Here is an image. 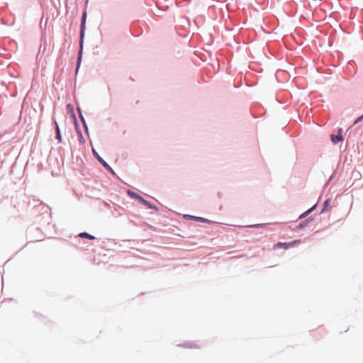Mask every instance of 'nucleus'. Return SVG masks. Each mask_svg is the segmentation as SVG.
<instances>
[{
    "mask_svg": "<svg viewBox=\"0 0 363 363\" xmlns=\"http://www.w3.org/2000/svg\"><path fill=\"white\" fill-rule=\"evenodd\" d=\"M55 127H56V138L59 140V142L62 141L60 130L58 124L55 122Z\"/></svg>",
    "mask_w": 363,
    "mask_h": 363,
    "instance_id": "obj_7",
    "label": "nucleus"
},
{
    "mask_svg": "<svg viewBox=\"0 0 363 363\" xmlns=\"http://www.w3.org/2000/svg\"><path fill=\"white\" fill-rule=\"evenodd\" d=\"M81 60H82V55H81V51H80V52H79V56L78 57V60H77V61H78V64H79V63H80Z\"/></svg>",
    "mask_w": 363,
    "mask_h": 363,
    "instance_id": "obj_10",
    "label": "nucleus"
},
{
    "mask_svg": "<svg viewBox=\"0 0 363 363\" xmlns=\"http://www.w3.org/2000/svg\"><path fill=\"white\" fill-rule=\"evenodd\" d=\"M315 208V206H313V208H311V209H309V210H308L307 211H306L304 213H303V214L300 216V218H303V217H304V216H307L309 213H311V212L313 210V208Z\"/></svg>",
    "mask_w": 363,
    "mask_h": 363,
    "instance_id": "obj_8",
    "label": "nucleus"
},
{
    "mask_svg": "<svg viewBox=\"0 0 363 363\" xmlns=\"http://www.w3.org/2000/svg\"><path fill=\"white\" fill-rule=\"evenodd\" d=\"M330 138H331V140L335 144H336V143H337L339 142L342 141L343 140V138L342 136V129L339 130V134L338 135H331Z\"/></svg>",
    "mask_w": 363,
    "mask_h": 363,
    "instance_id": "obj_5",
    "label": "nucleus"
},
{
    "mask_svg": "<svg viewBox=\"0 0 363 363\" xmlns=\"http://www.w3.org/2000/svg\"><path fill=\"white\" fill-rule=\"evenodd\" d=\"M79 236L82 238H87L89 240H94L95 239L94 236L89 235L87 233H81L79 234Z\"/></svg>",
    "mask_w": 363,
    "mask_h": 363,
    "instance_id": "obj_6",
    "label": "nucleus"
},
{
    "mask_svg": "<svg viewBox=\"0 0 363 363\" xmlns=\"http://www.w3.org/2000/svg\"><path fill=\"white\" fill-rule=\"evenodd\" d=\"M69 104L67 105V107L69 108V109H71V107H69Z\"/></svg>",
    "mask_w": 363,
    "mask_h": 363,
    "instance_id": "obj_16",
    "label": "nucleus"
},
{
    "mask_svg": "<svg viewBox=\"0 0 363 363\" xmlns=\"http://www.w3.org/2000/svg\"><path fill=\"white\" fill-rule=\"evenodd\" d=\"M69 104L67 105V107L69 108V109H71V107H69Z\"/></svg>",
    "mask_w": 363,
    "mask_h": 363,
    "instance_id": "obj_15",
    "label": "nucleus"
},
{
    "mask_svg": "<svg viewBox=\"0 0 363 363\" xmlns=\"http://www.w3.org/2000/svg\"><path fill=\"white\" fill-rule=\"evenodd\" d=\"M363 119V115H362L361 116H359L355 121H354V124L355 123H357L358 122H359L360 121H362Z\"/></svg>",
    "mask_w": 363,
    "mask_h": 363,
    "instance_id": "obj_9",
    "label": "nucleus"
},
{
    "mask_svg": "<svg viewBox=\"0 0 363 363\" xmlns=\"http://www.w3.org/2000/svg\"><path fill=\"white\" fill-rule=\"evenodd\" d=\"M81 141H82V142H83V143H84V138H82V135H81Z\"/></svg>",
    "mask_w": 363,
    "mask_h": 363,
    "instance_id": "obj_13",
    "label": "nucleus"
},
{
    "mask_svg": "<svg viewBox=\"0 0 363 363\" xmlns=\"http://www.w3.org/2000/svg\"><path fill=\"white\" fill-rule=\"evenodd\" d=\"M262 225V224H258V225H251V227H253V228H257L259 226H261Z\"/></svg>",
    "mask_w": 363,
    "mask_h": 363,
    "instance_id": "obj_11",
    "label": "nucleus"
},
{
    "mask_svg": "<svg viewBox=\"0 0 363 363\" xmlns=\"http://www.w3.org/2000/svg\"><path fill=\"white\" fill-rule=\"evenodd\" d=\"M301 242L300 240H296L290 242H277L273 247L274 250L284 247L285 249H288L289 247H294Z\"/></svg>",
    "mask_w": 363,
    "mask_h": 363,
    "instance_id": "obj_2",
    "label": "nucleus"
},
{
    "mask_svg": "<svg viewBox=\"0 0 363 363\" xmlns=\"http://www.w3.org/2000/svg\"><path fill=\"white\" fill-rule=\"evenodd\" d=\"M328 203H329L328 200L325 201L324 203V206H326L328 204Z\"/></svg>",
    "mask_w": 363,
    "mask_h": 363,
    "instance_id": "obj_12",
    "label": "nucleus"
},
{
    "mask_svg": "<svg viewBox=\"0 0 363 363\" xmlns=\"http://www.w3.org/2000/svg\"><path fill=\"white\" fill-rule=\"evenodd\" d=\"M190 347H194V348H198V347H199V346H197V345H195V346H191Z\"/></svg>",
    "mask_w": 363,
    "mask_h": 363,
    "instance_id": "obj_14",
    "label": "nucleus"
},
{
    "mask_svg": "<svg viewBox=\"0 0 363 363\" xmlns=\"http://www.w3.org/2000/svg\"><path fill=\"white\" fill-rule=\"evenodd\" d=\"M128 194L131 198L138 200L140 203H142L149 208H155L152 205H151V203L149 201L145 200L142 196H139L135 192L129 190L128 191Z\"/></svg>",
    "mask_w": 363,
    "mask_h": 363,
    "instance_id": "obj_1",
    "label": "nucleus"
},
{
    "mask_svg": "<svg viewBox=\"0 0 363 363\" xmlns=\"http://www.w3.org/2000/svg\"><path fill=\"white\" fill-rule=\"evenodd\" d=\"M86 16V13H84L83 16H82V19L81 32H80L81 44L82 43V39H83L84 35ZM82 47V45H81V48Z\"/></svg>",
    "mask_w": 363,
    "mask_h": 363,
    "instance_id": "obj_4",
    "label": "nucleus"
},
{
    "mask_svg": "<svg viewBox=\"0 0 363 363\" xmlns=\"http://www.w3.org/2000/svg\"><path fill=\"white\" fill-rule=\"evenodd\" d=\"M94 155L96 156L97 160L101 162V164L110 172L112 174H115L112 168L94 150Z\"/></svg>",
    "mask_w": 363,
    "mask_h": 363,
    "instance_id": "obj_3",
    "label": "nucleus"
}]
</instances>
